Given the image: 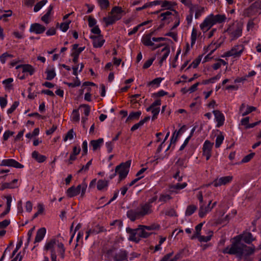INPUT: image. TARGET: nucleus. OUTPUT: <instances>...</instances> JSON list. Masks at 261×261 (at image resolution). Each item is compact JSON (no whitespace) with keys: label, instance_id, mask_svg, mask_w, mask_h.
Listing matches in <instances>:
<instances>
[{"label":"nucleus","instance_id":"f257e3e1","mask_svg":"<svg viewBox=\"0 0 261 261\" xmlns=\"http://www.w3.org/2000/svg\"><path fill=\"white\" fill-rule=\"evenodd\" d=\"M146 230V228L140 227V225L135 229L129 227H127L126 229V232L129 234L128 240L136 243H139L141 238H147L152 234Z\"/></svg>","mask_w":261,"mask_h":261},{"label":"nucleus","instance_id":"f03ea898","mask_svg":"<svg viewBox=\"0 0 261 261\" xmlns=\"http://www.w3.org/2000/svg\"><path fill=\"white\" fill-rule=\"evenodd\" d=\"M243 25L238 22H236L230 25L226 30L231 38V40H234L241 36L242 34Z\"/></svg>","mask_w":261,"mask_h":261},{"label":"nucleus","instance_id":"7ed1b4c3","mask_svg":"<svg viewBox=\"0 0 261 261\" xmlns=\"http://www.w3.org/2000/svg\"><path fill=\"white\" fill-rule=\"evenodd\" d=\"M131 165V161L128 160L125 162H123L116 167V172L119 175V180L125 179L129 170Z\"/></svg>","mask_w":261,"mask_h":261},{"label":"nucleus","instance_id":"20e7f679","mask_svg":"<svg viewBox=\"0 0 261 261\" xmlns=\"http://www.w3.org/2000/svg\"><path fill=\"white\" fill-rule=\"evenodd\" d=\"M244 49V46L243 45L241 44L235 45L231 49V50L225 53L224 57H240L243 52Z\"/></svg>","mask_w":261,"mask_h":261},{"label":"nucleus","instance_id":"39448f33","mask_svg":"<svg viewBox=\"0 0 261 261\" xmlns=\"http://www.w3.org/2000/svg\"><path fill=\"white\" fill-rule=\"evenodd\" d=\"M214 143H211L209 140H206L203 145L202 155L205 156L206 160L208 161L212 156V149Z\"/></svg>","mask_w":261,"mask_h":261},{"label":"nucleus","instance_id":"423d86ee","mask_svg":"<svg viewBox=\"0 0 261 261\" xmlns=\"http://www.w3.org/2000/svg\"><path fill=\"white\" fill-rule=\"evenodd\" d=\"M0 165L2 166L12 167L19 169L23 168L24 167L23 165L12 159H4L2 160Z\"/></svg>","mask_w":261,"mask_h":261},{"label":"nucleus","instance_id":"0eeeda50","mask_svg":"<svg viewBox=\"0 0 261 261\" xmlns=\"http://www.w3.org/2000/svg\"><path fill=\"white\" fill-rule=\"evenodd\" d=\"M232 176H226L217 178L215 179L212 182V184L215 187H220L222 185H225L230 183L232 180Z\"/></svg>","mask_w":261,"mask_h":261},{"label":"nucleus","instance_id":"6e6552de","mask_svg":"<svg viewBox=\"0 0 261 261\" xmlns=\"http://www.w3.org/2000/svg\"><path fill=\"white\" fill-rule=\"evenodd\" d=\"M126 216L132 222H134L136 220L142 218L139 210V207H137L136 209L129 210L126 213Z\"/></svg>","mask_w":261,"mask_h":261},{"label":"nucleus","instance_id":"1a4fd4ad","mask_svg":"<svg viewBox=\"0 0 261 261\" xmlns=\"http://www.w3.org/2000/svg\"><path fill=\"white\" fill-rule=\"evenodd\" d=\"M241 245H237L235 244L232 243L231 247L229 248L228 246L224 248L222 253L224 254H229L231 255H235L242 250Z\"/></svg>","mask_w":261,"mask_h":261},{"label":"nucleus","instance_id":"9d476101","mask_svg":"<svg viewBox=\"0 0 261 261\" xmlns=\"http://www.w3.org/2000/svg\"><path fill=\"white\" fill-rule=\"evenodd\" d=\"M113 261H128V252L123 249L116 252Z\"/></svg>","mask_w":261,"mask_h":261},{"label":"nucleus","instance_id":"9b49d317","mask_svg":"<svg viewBox=\"0 0 261 261\" xmlns=\"http://www.w3.org/2000/svg\"><path fill=\"white\" fill-rule=\"evenodd\" d=\"M213 113L214 114L215 119L217 122V126L219 127L222 126L225 120V117L223 114L219 110H214Z\"/></svg>","mask_w":261,"mask_h":261},{"label":"nucleus","instance_id":"f8f14e48","mask_svg":"<svg viewBox=\"0 0 261 261\" xmlns=\"http://www.w3.org/2000/svg\"><path fill=\"white\" fill-rule=\"evenodd\" d=\"M214 25L213 19L210 15L204 20L203 22L200 24V27L202 31H206L209 30Z\"/></svg>","mask_w":261,"mask_h":261},{"label":"nucleus","instance_id":"ddd939ff","mask_svg":"<svg viewBox=\"0 0 261 261\" xmlns=\"http://www.w3.org/2000/svg\"><path fill=\"white\" fill-rule=\"evenodd\" d=\"M46 30L44 26L38 23H34L31 24L30 28V32L35 33L37 34H42Z\"/></svg>","mask_w":261,"mask_h":261},{"label":"nucleus","instance_id":"4468645a","mask_svg":"<svg viewBox=\"0 0 261 261\" xmlns=\"http://www.w3.org/2000/svg\"><path fill=\"white\" fill-rule=\"evenodd\" d=\"M152 205H149L146 202L140 205L139 210L142 217L146 215H149L152 212Z\"/></svg>","mask_w":261,"mask_h":261},{"label":"nucleus","instance_id":"2eb2a0df","mask_svg":"<svg viewBox=\"0 0 261 261\" xmlns=\"http://www.w3.org/2000/svg\"><path fill=\"white\" fill-rule=\"evenodd\" d=\"M56 244V240L55 239H51L48 242H46L44 249V250H50V255L52 256V254L54 253V255H56V252L55 249V246Z\"/></svg>","mask_w":261,"mask_h":261},{"label":"nucleus","instance_id":"dca6fc26","mask_svg":"<svg viewBox=\"0 0 261 261\" xmlns=\"http://www.w3.org/2000/svg\"><path fill=\"white\" fill-rule=\"evenodd\" d=\"M19 68H22V72L23 73L28 72L30 75H33L35 72V69L30 64H21L16 67V69Z\"/></svg>","mask_w":261,"mask_h":261},{"label":"nucleus","instance_id":"f3484780","mask_svg":"<svg viewBox=\"0 0 261 261\" xmlns=\"http://www.w3.org/2000/svg\"><path fill=\"white\" fill-rule=\"evenodd\" d=\"M18 179H14L10 182L3 183L0 187V190L3 191L6 189H14L18 187L17 183Z\"/></svg>","mask_w":261,"mask_h":261},{"label":"nucleus","instance_id":"a211bd4d","mask_svg":"<svg viewBox=\"0 0 261 261\" xmlns=\"http://www.w3.org/2000/svg\"><path fill=\"white\" fill-rule=\"evenodd\" d=\"M241 248L244 253V255H247L250 256L251 254L254 253L255 250V246L252 245L251 246H247L246 245L244 244H241Z\"/></svg>","mask_w":261,"mask_h":261},{"label":"nucleus","instance_id":"6ab92c4d","mask_svg":"<svg viewBox=\"0 0 261 261\" xmlns=\"http://www.w3.org/2000/svg\"><path fill=\"white\" fill-rule=\"evenodd\" d=\"M46 233V229L44 227H42L39 229L36 233L35 237L34 244L41 242L44 238Z\"/></svg>","mask_w":261,"mask_h":261},{"label":"nucleus","instance_id":"aec40b11","mask_svg":"<svg viewBox=\"0 0 261 261\" xmlns=\"http://www.w3.org/2000/svg\"><path fill=\"white\" fill-rule=\"evenodd\" d=\"M103 143V139L102 138H99L97 140H91L90 142V145L92 147V150L95 151L96 150L100 149Z\"/></svg>","mask_w":261,"mask_h":261},{"label":"nucleus","instance_id":"412c9836","mask_svg":"<svg viewBox=\"0 0 261 261\" xmlns=\"http://www.w3.org/2000/svg\"><path fill=\"white\" fill-rule=\"evenodd\" d=\"M102 19L106 23V27H108L114 24L117 20L120 19V17L112 15L111 16L104 17Z\"/></svg>","mask_w":261,"mask_h":261},{"label":"nucleus","instance_id":"4be33fe9","mask_svg":"<svg viewBox=\"0 0 261 261\" xmlns=\"http://www.w3.org/2000/svg\"><path fill=\"white\" fill-rule=\"evenodd\" d=\"M161 7L163 8L162 9H167L174 12L176 16H178V12L173 9V6L171 2L167 1H161Z\"/></svg>","mask_w":261,"mask_h":261},{"label":"nucleus","instance_id":"5701e85b","mask_svg":"<svg viewBox=\"0 0 261 261\" xmlns=\"http://www.w3.org/2000/svg\"><path fill=\"white\" fill-rule=\"evenodd\" d=\"M205 203L201 204L200 206L199 210V216L200 218H203L204 216L209 212L211 211L212 207L209 206V205L205 206Z\"/></svg>","mask_w":261,"mask_h":261},{"label":"nucleus","instance_id":"b1692460","mask_svg":"<svg viewBox=\"0 0 261 261\" xmlns=\"http://www.w3.org/2000/svg\"><path fill=\"white\" fill-rule=\"evenodd\" d=\"M242 234L243 241L248 244H250L255 238L253 237L252 233L250 232H244Z\"/></svg>","mask_w":261,"mask_h":261},{"label":"nucleus","instance_id":"393cba45","mask_svg":"<svg viewBox=\"0 0 261 261\" xmlns=\"http://www.w3.org/2000/svg\"><path fill=\"white\" fill-rule=\"evenodd\" d=\"M32 157L38 163H43L46 160V156L40 154L38 151H34L32 153Z\"/></svg>","mask_w":261,"mask_h":261},{"label":"nucleus","instance_id":"a878e982","mask_svg":"<svg viewBox=\"0 0 261 261\" xmlns=\"http://www.w3.org/2000/svg\"><path fill=\"white\" fill-rule=\"evenodd\" d=\"M211 16L212 17L214 24L217 23H220L224 22L226 19L225 15L217 14L214 15L211 14Z\"/></svg>","mask_w":261,"mask_h":261},{"label":"nucleus","instance_id":"bb28decb","mask_svg":"<svg viewBox=\"0 0 261 261\" xmlns=\"http://www.w3.org/2000/svg\"><path fill=\"white\" fill-rule=\"evenodd\" d=\"M161 51L164 52V54L159 61V64L160 65V66L162 65L163 62L166 60L167 58L168 57V56H169V55L170 54V47H169V45H166L165 46V47H164L162 49Z\"/></svg>","mask_w":261,"mask_h":261},{"label":"nucleus","instance_id":"cd10ccee","mask_svg":"<svg viewBox=\"0 0 261 261\" xmlns=\"http://www.w3.org/2000/svg\"><path fill=\"white\" fill-rule=\"evenodd\" d=\"M151 34H147L143 36L142 38V43L146 46H151L154 45L151 41Z\"/></svg>","mask_w":261,"mask_h":261},{"label":"nucleus","instance_id":"c85d7f7f","mask_svg":"<svg viewBox=\"0 0 261 261\" xmlns=\"http://www.w3.org/2000/svg\"><path fill=\"white\" fill-rule=\"evenodd\" d=\"M87 188V184L83 181L81 184L75 187V190H77L79 194L81 193V197H83L85 195Z\"/></svg>","mask_w":261,"mask_h":261},{"label":"nucleus","instance_id":"c756f323","mask_svg":"<svg viewBox=\"0 0 261 261\" xmlns=\"http://www.w3.org/2000/svg\"><path fill=\"white\" fill-rule=\"evenodd\" d=\"M85 47H79L76 50L73 51L71 56L73 57L72 61L75 64L78 62L80 54L84 50Z\"/></svg>","mask_w":261,"mask_h":261},{"label":"nucleus","instance_id":"7c9ffc66","mask_svg":"<svg viewBox=\"0 0 261 261\" xmlns=\"http://www.w3.org/2000/svg\"><path fill=\"white\" fill-rule=\"evenodd\" d=\"M141 115V112L140 111L130 112L126 120V122H128L129 121L134 120H138Z\"/></svg>","mask_w":261,"mask_h":261},{"label":"nucleus","instance_id":"2f4dec72","mask_svg":"<svg viewBox=\"0 0 261 261\" xmlns=\"http://www.w3.org/2000/svg\"><path fill=\"white\" fill-rule=\"evenodd\" d=\"M116 249L112 248L108 250L105 253V257L106 259L109 261L114 260V256L115 255Z\"/></svg>","mask_w":261,"mask_h":261},{"label":"nucleus","instance_id":"473e14b6","mask_svg":"<svg viewBox=\"0 0 261 261\" xmlns=\"http://www.w3.org/2000/svg\"><path fill=\"white\" fill-rule=\"evenodd\" d=\"M109 181L106 180L99 179L97 182V189L99 191H102L108 187Z\"/></svg>","mask_w":261,"mask_h":261},{"label":"nucleus","instance_id":"72a5a7b5","mask_svg":"<svg viewBox=\"0 0 261 261\" xmlns=\"http://www.w3.org/2000/svg\"><path fill=\"white\" fill-rule=\"evenodd\" d=\"M123 12L122 8L119 6H115L113 7L111 11V13L114 16L122 17L121 13Z\"/></svg>","mask_w":261,"mask_h":261},{"label":"nucleus","instance_id":"f704fd0d","mask_svg":"<svg viewBox=\"0 0 261 261\" xmlns=\"http://www.w3.org/2000/svg\"><path fill=\"white\" fill-rule=\"evenodd\" d=\"M66 193L67 196L69 198H71L79 195L78 191L75 190V187L74 186L68 188L67 190Z\"/></svg>","mask_w":261,"mask_h":261},{"label":"nucleus","instance_id":"c9c22d12","mask_svg":"<svg viewBox=\"0 0 261 261\" xmlns=\"http://www.w3.org/2000/svg\"><path fill=\"white\" fill-rule=\"evenodd\" d=\"M53 9V6L50 5L47 9V12L41 17V20L47 24L49 23V17Z\"/></svg>","mask_w":261,"mask_h":261},{"label":"nucleus","instance_id":"e433bc0d","mask_svg":"<svg viewBox=\"0 0 261 261\" xmlns=\"http://www.w3.org/2000/svg\"><path fill=\"white\" fill-rule=\"evenodd\" d=\"M187 186V184L186 182H183L182 184L177 183L170 187V191L171 192L177 193V192L174 190H181L185 188Z\"/></svg>","mask_w":261,"mask_h":261},{"label":"nucleus","instance_id":"4c0bfd02","mask_svg":"<svg viewBox=\"0 0 261 261\" xmlns=\"http://www.w3.org/2000/svg\"><path fill=\"white\" fill-rule=\"evenodd\" d=\"M204 222L200 223L198 224L195 227V233L194 234L193 236H192L191 239L192 240H193L194 239H196L199 234H200V231L202 228V227L203 225Z\"/></svg>","mask_w":261,"mask_h":261},{"label":"nucleus","instance_id":"58836bf2","mask_svg":"<svg viewBox=\"0 0 261 261\" xmlns=\"http://www.w3.org/2000/svg\"><path fill=\"white\" fill-rule=\"evenodd\" d=\"M58 252L61 256V257L63 259L65 257V248L64 244L62 243H59L58 244Z\"/></svg>","mask_w":261,"mask_h":261},{"label":"nucleus","instance_id":"ea45409f","mask_svg":"<svg viewBox=\"0 0 261 261\" xmlns=\"http://www.w3.org/2000/svg\"><path fill=\"white\" fill-rule=\"evenodd\" d=\"M202 57V55L199 56L197 58H196L195 60H194L192 62V63L188 67V68L186 69V70L189 69L191 67H192L194 68H197L201 62Z\"/></svg>","mask_w":261,"mask_h":261},{"label":"nucleus","instance_id":"a19ab883","mask_svg":"<svg viewBox=\"0 0 261 261\" xmlns=\"http://www.w3.org/2000/svg\"><path fill=\"white\" fill-rule=\"evenodd\" d=\"M213 236V232L210 231V234L207 236H200V234L196 238L198 239V240L200 242H207L210 241Z\"/></svg>","mask_w":261,"mask_h":261},{"label":"nucleus","instance_id":"79ce46f5","mask_svg":"<svg viewBox=\"0 0 261 261\" xmlns=\"http://www.w3.org/2000/svg\"><path fill=\"white\" fill-rule=\"evenodd\" d=\"M224 137L222 133L217 136L215 143V147L219 148L223 142Z\"/></svg>","mask_w":261,"mask_h":261},{"label":"nucleus","instance_id":"37998d69","mask_svg":"<svg viewBox=\"0 0 261 261\" xmlns=\"http://www.w3.org/2000/svg\"><path fill=\"white\" fill-rule=\"evenodd\" d=\"M47 2V0H42L37 3L34 6V11L35 12L39 11L43 7V6H44L46 4Z\"/></svg>","mask_w":261,"mask_h":261},{"label":"nucleus","instance_id":"c03bdc74","mask_svg":"<svg viewBox=\"0 0 261 261\" xmlns=\"http://www.w3.org/2000/svg\"><path fill=\"white\" fill-rule=\"evenodd\" d=\"M220 77H221V74H218L217 75H216L212 78H210L208 80L203 81L202 84H204V85H207L209 83H214L215 82V81L219 80L220 79Z\"/></svg>","mask_w":261,"mask_h":261},{"label":"nucleus","instance_id":"a18cd8bd","mask_svg":"<svg viewBox=\"0 0 261 261\" xmlns=\"http://www.w3.org/2000/svg\"><path fill=\"white\" fill-rule=\"evenodd\" d=\"M45 73L47 74L46 79L48 81L52 80L56 75L54 69L46 70Z\"/></svg>","mask_w":261,"mask_h":261},{"label":"nucleus","instance_id":"49530a36","mask_svg":"<svg viewBox=\"0 0 261 261\" xmlns=\"http://www.w3.org/2000/svg\"><path fill=\"white\" fill-rule=\"evenodd\" d=\"M197 207L194 205H189L186 209L185 214L187 216L192 215L196 210Z\"/></svg>","mask_w":261,"mask_h":261},{"label":"nucleus","instance_id":"de8ad7c7","mask_svg":"<svg viewBox=\"0 0 261 261\" xmlns=\"http://www.w3.org/2000/svg\"><path fill=\"white\" fill-rule=\"evenodd\" d=\"M172 197L167 194H161L159 199V201L163 202L164 203L167 202L168 201L171 200Z\"/></svg>","mask_w":261,"mask_h":261},{"label":"nucleus","instance_id":"09e8293b","mask_svg":"<svg viewBox=\"0 0 261 261\" xmlns=\"http://www.w3.org/2000/svg\"><path fill=\"white\" fill-rule=\"evenodd\" d=\"M98 3L101 9H107L110 5L109 0H98Z\"/></svg>","mask_w":261,"mask_h":261},{"label":"nucleus","instance_id":"8fccbe9b","mask_svg":"<svg viewBox=\"0 0 261 261\" xmlns=\"http://www.w3.org/2000/svg\"><path fill=\"white\" fill-rule=\"evenodd\" d=\"M13 57V55L11 54H9L8 53H5L3 54L0 56V61L2 62V64L5 63L7 60H8L9 58H12Z\"/></svg>","mask_w":261,"mask_h":261},{"label":"nucleus","instance_id":"3c124183","mask_svg":"<svg viewBox=\"0 0 261 261\" xmlns=\"http://www.w3.org/2000/svg\"><path fill=\"white\" fill-rule=\"evenodd\" d=\"M171 15L175 16V14L174 13V14H172L170 11H167L165 12L162 13L160 14V16L161 17H162V18L161 19V20L163 21L167 19H169L170 18V16H171Z\"/></svg>","mask_w":261,"mask_h":261},{"label":"nucleus","instance_id":"603ef678","mask_svg":"<svg viewBox=\"0 0 261 261\" xmlns=\"http://www.w3.org/2000/svg\"><path fill=\"white\" fill-rule=\"evenodd\" d=\"M197 30H196V29L193 28L192 30L191 36V44L192 46H193L195 44L196 39H197Z\"/></svg>","mask_w":261,"mask_h":261},{"label":"nucleus","instance_id":"864d4df0","mask_svg":"<svg viewBox=\"0 0 261 261\" xmlns=\"http://www.w3.org/2000/svg\"><path fill=\"white\" fill-rule=\"evenodd\" d=\"M44 211L43 205L41 203H38V211L34 214L33 216L32 220L37 218L39 215L42 214Z\"/></svg>","mask_w":261,"mask_h":261},{"label":"nucleus","instance_id":"5fc2aeb1","mask_svg":"<svg viewBox=\"0 0 261 261\" xmlns=\"http://www.w3.org/2000/svg\"><path fill=\"white\" fill-rule=\"evenodd\" d=\"M92 162V159L90 160L85 165H83L81 169H80L78 171V173H82L83 172H87L89 169V167L91 165Z\"/></svg>","mask_w":261,"mask_h":261},{"label":"nucleus","instance_id":"6e6d98bb","mask_svg":"<svg viewBox=\"0 0 261 261\" xmlns=\"http://www.w3.org/2000/svg\"><path fill=\"white\" fill-rule=\"evenodd\" d=\"M179 134V132H177V130H175L173 134H172V137L170 139L171 144H173L174 145L172 147V149L174 147L175 145Z\"/></svg>","mask_w":261,"mask_h":261},{"label":"nucleus","instance_id":"4d7b16f0","mask_svg":"<svg viewBox=\"0 0 261 261\" xmlns=\"http://www.w3.org/2000/svg\"><path fill=\"white\" fill-rule=\"evenodd\" d=\"M140 227H143L146 228L147 230L159 229V228H160V226L159 224H153L149 226L140 225Z\"/></svg>","mask_w":261,"mask_h":261},{"label":"nucleus","instance_id":"13d9d810","mask_svg":"<svg viewBox=\"0 0 261 261\" xmlns=\"http://www.w3.org/2000/svg\"><path fill=\"white\" fill-rule=\"evenodd\" d=\"M105 42V40L104 39H101L98 38L97 41H94L93 42V47L95 48L101 47L103 45Z\"/></svg>","mask_w":261,"mask_h":261},{"label":"nucleus","instance_id":"bf43d9fd","mask_svg":"<svg viewBox=\"0 0 261 261\" xmlns=\"http://www.w3.org/2000/svg\"><path fill=\"white\" fill-rule=\"evenodd\" d=\"M72 120L74 122H78L80 120V114L78 110H73L72 114Z\"/></svg>","mask_w":261,"mask_h":261},{"label":"nucleus","instance_id":"052dcab7","mask_svg":"<svg viewBox=\"0 0 261 261\" xmlns=\"http://www.w3.org/2000/svg\"><path fill=\"white\" fill-rule=\"evenodd\" d=\"M92 231L95 233V234H97L102 232L106 231L107 230L103 226L97 225L93 229H92Z\"/></svg>","mask_w":261,"mask_h":261},{"label":"nucleus","instance_id":"680f3d73","mask_svg":"<svg viewBox=\"0 0 261 261\" xmlns=\"http://www.w3.org/2000/svg\"><path fill=\"white\" fill-rule=\"evenodd\" d=\"M71 22V20H69L67 22L61 23L60 24L61 30L64 32H66L69 28V24Z\"/></svg>","mask_w":261,"mask_h":261},{"label":"nucleus","instance_id":"e2e57ef3","mask_svg":"<svg viewBox=\"0 0 261 261\" xmlns=\"http://www.w3.org/2000/svg\"><path fill=\"white\" fill-rule=\"evenodd\" d=\"M163 78L162 77H157V78H155V79L153 80L152 81L149 82L148 83V86H150V85H156L157 87H158L161 82H162V81L163 80Z\"/></svg>","mask_w":261,"mask_h":261},{"label":"nucleus","instance_id":"0e129e2a","mask_svg":"<svg viewBox=\"0 0 261 261\" xmlns=\"http://www.w3.org/2000/svg\"><path fill=\"white\" fill-rule=\"evenodd\" d=\"M13 79L11 77L3 81V84L5 86L6 88H10L12 87L11 83L13 82Z\"/></svg>","mask_w":261,"mask_h":261},{"label":"nucleus","instance_id":"69168bd1","mask_svg":"<svg viewBox=\"0 0 261 261\" xmlns=\"http://www.w3.org/2000/svg\"><path fill=\"white\" fill-rule=\"evenodd\" d=\"M165 215L170 217L177 216V213L174 208H171L165 212Z\"/></svg>","mask_w":261,"mask_h":261},{"label":"nucleus","instance_id":"338daca9","mask_svg":"<svg viewBox=\"0 0 261 261\" xmlns=\"http://www.w3.org/2000/svg\"><path fill=\"white\" fill-rule=\"evenodd\" d=\"M73 138V130L72 129H70L64 137L63 140L66 142L68 139L71 140Z\"/></svg>","mask_w":261,"mask_h":261},{"label":"nucleus","instance_id":"774afa93","mask_svg":"<svg viewBox=\"0 0 261 261\" xmlns=\"http://www.w3.org/2000/svg\"><path fill=\"white\" fill-rule=\"evenodd\" d=\"M19 105V102L17 101H15L13 102V105L11 106V108H9L7 111V113L8 114L12 113L15 109L17 108V107Z\"/></svg>","mask_w":261,"mask_h":261}]
</instances>
